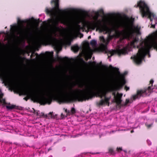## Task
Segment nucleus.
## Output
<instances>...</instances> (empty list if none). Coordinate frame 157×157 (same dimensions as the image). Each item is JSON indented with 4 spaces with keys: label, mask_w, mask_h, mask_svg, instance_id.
I'll return each mask as SVG.
<instances>
[{
    "label": "nucleus",
    "mask_w": 157,
    "mask_h": 157,
    "mask_svg": "<svg viewBox=\"0 0 157 157\" xmlns=\"http://www.w3.org/2000/svg\"><path fill=\"white\" fill-rule=\"evenodd\" d=\"M81 28L80 26L78 24L76 25L74 27V30L75 31H78Z\"/></svg>",
    "instance_id": "obj_13"
},
{
    "label": "nucleus",
    "mask_w": 157,
    "mask_h": 157,
    "mask_svg": "<svg viewBox=\"0 0 157 157\" xmlns=\"http://www.w3.org/2000/svg\"><path fill=\"white\" fill-rule=\"evenodd\" d=\"M3 96V94L2 93L0 94V98H2Z\"/></svg>",
    "instance_id": "obj_22"
},
{
    "label": "nucleus",
    "mask_w": 157,
    "mask_h": 157,
    "mask_svg": "<svg viewBox=\"0 0 157 157\" xmlns=\"http://www.w3.org/2000/svg\"><path fill=\"white\" fill-rule=\"evenodd\" d=\"M151 24H152L151 25V27L152 28H155V25H153V24H152V22H151Z\"/></svg>",
    "instance_id": "obj_23"
},
{
    "label": "nucleus",
    "mask_w": 157,
    "mask_h": 157,
    "mask_svg": "<svg viewBox=\"0 0 157 157\" xmlns=\"http://www.w3.org/2000/svg\"><path fill=\"white\" fill-rule=\"evenodd\" d=\"M61 117L62 118H63L64 117V115H63V114L62 113L61 114Z\"/></svg>",
    "instance_id": "obj_25"
},
{
    "label": "nucleus",
    "mask_w": 157,
    "mask_h": 157,
    "mask_svg": "<svg viewBox=\"0 0 157 157\" xmlns=\"http://www.w3.org/2000/svg\"><path fill=\"white\" fill-rule=\"evenodd\" d=\"M148 56H149V57H150V55H149V54L148 55Z\"/></svg>",
    "instance_id": "obj_30"
},
{
    "label": "nucleus",
    "mask_w": 157,
    "mask_h": 157,
    "mask_svg": "<svg viewBox=\"0 0 157 157\" xmlns=\"http://www.w3.org/2000/svg\"><path fill=\"white\" fill-rule=\"evenodd\" d=\"M3 102H4V103H5V100H4V101Z\"/></svg>",
    "instance_id": "obj_29"
},
{
    "label": "nucleus",
    "mask_w": 157,
    "mask_h": 157,
    "mask_svg": "<svg viewBox=\"0 0 157 157\" xmlns=\"http://www.w3.org/2000/svg\"><path fill=\"white\" fill-rule=\"evenodd\" d=\"M153 89L152 87L150 86L148 87L147 89L138 90L136 94L132 96L130 100L128 99H126L125 102L122 104V106H126L128 104L132 103L133 100L140 98V97L141 96H144L149 95V94H148V93H151L152 92V90Z\"/></svg>",
    "instance_id": "obj_4"
},
{
    "label": "nucleus",
    "mask_w": 157,
    "mask_h": 157,
    "mask_svg": "<svg viewBox=\"0 0 157 157\" xmlns=\"http://www.w3.org/2000/svg\"><path fill=\"white\" fill-rule=\"evenodd\" d=\"M36 114L37 116L40 117L43 116H44V114L43 113H40L39 111L37 112Z\"/></svg>",
    "instance_id": "obj_17"
},
{
    "label": "nucleus",
    "mask_w": 157,
    "mask_h": 157,
    "mask_svg": "<svg viewBox=\"0 0 157 157\" xmlns=\"http://www.w3.org/2000/svg\"><path fill=\"white\" fill-rule=\"evenodd\" d=\"M134 132V131H133V130H132V131H131V133H132V132Z\"/></svg>",
    "instance_id": "obj_27"
},
{
    "label": "nucleus",
    "mask_w": 157,
    "mask_h": 157,
    "mask_svg": "<svg viewBox=\"0 0 157 157\" xmlns=\"http://www.w3.org/2000/svg\"><path fill=\"white\" fill-rule=\"evenodd\" d=\"M147 142L148 145H150L151 144V142L150 140H147Z\"/></svg>",
    "instance_id": "obj_19"
},
{
    "label": "nucleus",
    "mask_w": 157,
    "mask_h": 157,
    "mask_svg": "<svg viewBox=\"0 0 157 157\" xmlns=\"http://www.w3.org/2000/svg\"><path fill=\"white\" fill-rule=\"evenodd\" d=\"M150 121H148L146 124V125L147 126L148 128H150L153 124V122L152 121H151V124H150Z\"/></svg>",
    "instance_id": "obj_15"
},
{
    "label": "nucleus",
    "mask_w": 157,
    "mask_h": 157,
    "mask_svg": "<svg viewBox=\"0 0 157 157\" xmlns=\"http://www.w3.org/2000/svg\"><path fill=\"white\" fill-rule=\"evenodd\" d=\"M139 7L140 12L143 17H148L152 21V18L155 20V23H157V17L153 13H151L150 10L147 5L143 1H140L138 2L136 7Z\"/></svg>",
    "instance_id": "obj_3"
},
{
    "label": "nucleus",
    "mask_w": 157,
    "mask_h": 157,
    "mask_svg": "<svg viewBox=\"0 0 157 157\" xmlns=\"http://www.w3.org/2000/svg\"><path fill=\"white\" fill-rule=\"evenodd\" d=\"M93 51V50L88 46L84 48L82 50L81 53L82 56L87 59L91 58Z\"/></svg>",
    "instance_id": "obj_6"
},
{
    "label": "nucleus",
    "mask_w": 157,
    "mask_h": 157,
    "mask_svg": "<svg viewBox=\"0 0 157 157\" xmlns=\"http://www.w3.org/2000/svg\"><path fill=\"white\" fill-rule=\"evenodd\" d=\"M90 44L93 47L95 48L97 44V41L95 40H92L90 42Z\"/></svg>",
    "instance_id": "obj_12"
},
{
    "label": "nucleus",
    "mask_w": 157,
    "mask_h": 157,
    "mask_svg": "<svg viewBox=\"0 0 157 157\" xmlns=\"http://www.w3.org/2000/svg\"><path fill=\"white\" fill-rule=\"evenodd\" d=\"M10 26V30L12 33H17L18 34L21 33V30L20 27L17 24L11 25Z\"/></svg>",
    "instance_id": "obj_8"
},
{
    "label": "nucleus",
    "mask_w": 157,
    "mask_h": 157,
    "mask_svg": "<svg viewBox=\"0 0 157 157\" xmlns=\"http://www.w3.org/2000/svg\"><path fill=\"white\" fill-rule=\"evenodd\" d=\"M18 22L20 24H22L23 23L25 22H27L29 23L30 22L33 23V24H36L37 22L36 20L34 19L33 18H32V19H29L27 21H21L20 20L18 19Z\"/></svg>",
    "instance_id": "obj_9"
},
{
    "label": "nucleus",
    "mask_w": 157,
    "mask_h": 157,
    "mask_svg": "<svg viewBox=\"0 0 157 157\" xmlns=\"http://www.w3.org/2000/svg\"><path fill=\"white\" fill-rule=\"evenodd\" d=\"M90 37H91L90 36H89L88 37V39H90Z\"/></svg>",
    "instance_id": "obj_28"
},
{
    "label": "nucleus",
    "mask_w": 157,
    "mask_h": 157,
    "mask_svg": "<svg viewBox=\"0 0 157 157\" xmlns=\"http://www.w3.org/2000/svg\"><path fill=\"white\" fill-rule=\"evenodd\" d=\"M117 150L118 152H120L121 151H122V149L121 147L117 148Z\"/></svg>",
    "instance_id": "obj_20"
},
{
    "label": "nucleus",
    "mask_w": 157,
    "mask_h": 157,
    "mask_svg": "<svg viewBox=\"0 0 157 157\" xmlns=\"http://www.w3.org/2000/svg\"><path fill=\"white\" fill-rule=\"evenodd\" d=\"M153 82H154V81L153 80H151L150 82V84H152L153 83Z\"/></svg>",
    "instance_id": "obj_24"
},
{
    "label": "nucleus",
    "mask_w": 157,
    "mask_h": 157,
    "mask_svg": "<svg viewBox=\"0 0 157 157\" xmlns=\"http://www.w3.org/2000/svg\"><path fill=\"white\" fill-rule=\"evenodd\" d=\"M6 107L7 109H12L14 108V106L13 105H6Z\"/></svg>",
    "instance_id": "obj_16"
},
{
    "label": "nucleus",
    "mask_w": 157,
    "mask_h": 157,
    "mask_svg": "<svg viewBox=\"0 0 157 157\" xmlns=\"http://www.w3.org/2000/svg\"><path fill=\"white\" fill-rule=\"evenodd\" d=\"M59 0H52L51 3H54V7L49 10L47 9L46 12L50 15L52 19L49 20V22L52 24L53 27L48 33V35L42 34L39 35L36 40V43L38 45H40L44 40L48 37L52 38L53 37L61 36V41H56L54 44V46L57 50H61L62 49L61 42H67L70 40L71 36L70 33H63V28L61 26H59V22L64 25H68L74 20L73 17L70 15L64 16L60 12L61 10L59 8Z\"/></svg>",
    "instance_id": "obj_1"
},
{
    "label": "nucleus",
    "mask_w": 157,
    "mask_h": 157,
    "mask_svg": "<svg viewBox=\"0 0 157 157\" xmlns=\"http://www.w3.org/2000/svg\"><path fill=\"white\" fill-rule=\"evenodd\" d=\"M117 73L119 75V82L115 83L114 84L115 89L119 90L121 89L123 86L126 83V81L124 78V76L127 74V72H125L124 74H121L117 69Z\"/></svg>",
    "instance_id": "obj_5"
},
{
    "label": "nucleus",
    "mask_w": 157,
    "mask_h": 157,
    "mask_svg": "<svg viewBox=\"0 0 157 157\" xmlns=\"http://www.w3.org/2000/svg\"><path fill=\"white\" fill-rule=\"evenodd\" d=\"M109 152L111 154H114V152L113 150L112 149H110L109 150Z\"/></svg>",
    "instance_id": "obj_18"
},
{
    "label": "nucleus",
    "mask_w": 157,
    "mask_h": 157,
    "mask_svg": "<svg viewBox=\"0 0 157 157\" xmlns=\"http://www.w3.org/2000/svg\"><path fill=\"white\" fill-rule=\"evenodd\" d=\"M110 68H113V67H112V66L111 65H110Z\"/></svg>",
    "instance_id": "obj_26"
},
{
    "label": "nucleus",
    "mask_w": 157,
    "mask_h": 157,
    "mask_svg": "<svg viewBox=\"0 0 157 157\" xmlns=\"http://www.w3.org/2000/svg\"><path fill=\"white\" fill-rule=\"evenodd\" d=\"M65 111L67 113V115H70L75 113V110L74 108H72L70 111L67 110L66 109Z\"/></svg>",
    "instance_id": "obj_10"
},
{
    "label": "nucleus",
    "mask_w": 157,
    "mask_h": 157,
    "mask_svg": "<svg viewBox=\"0 0 157 157\" xmlns=\"http://www.w3.org/2000/svg\"><path fill=\"white\" fill-rule=\"evenodd\" d=\"M50 113V114H52V113L50 112V113Z\"/></svg>",
    "instance_id": "obj_31"
},
{
    "label": "nucleus",
    "mask_w": 157,
    "mask_h": 157,
    "mask_svg": "<svg viewBox=\"0 0 157 157\" xmlns=\"http://www.w3.org/2000/svg\"><path fill=\"white\" fill-rule=\"evenodd\" d=\"M96 92L97 96L102 99L97 104L99 106L102 105L105 103L108 104L109 105V101L110 97H106V93L105 86L101 84H98L95 86H86L84 90L77 89L74 90L71 86H65L62 89L57 90L55 91L48 93L47 97H44L43 100L46 103L50 104L52 101V99L49 97L50 95H56L63 97L62 101H65L66 98L71 95H76L81 99L85 100L90 94L94 92Z\"/></svg>",
    "instance_id": "obj_2"
},
{
    "label": "nucleus",
    "mask_w": 157,
    "mask_h": 157,
    "mask_svg": "<svg viewBox=\"0 0 157 157\" xmlns=\"http://www.w3.org/2000/svg\"><path fill=\"white\" fill-rule=\"evenodd\" d=\"M113 94L114 96V101L118 105H120L121 102V98L122 96V94H120L118 93L113 92Z\"/></svg>",
    "instance_id": "obj_7"
},
{
    "label": "nucleus",
    "mask_w": 157,
    "mask_h": 157,
    "mask_svg": "<svg viewBox=\"0 0 157 157\" xmlns=\"http://www.w3.org/2000/svg\"><path fill=\"white\" fill-rule=\"evenodd\" d=\"M125 89L127 91L129 90V88L126 86L125 87Z\"/></svg>",
    "instance_id": "obj_21"
},
{
    "label": "nucleus",
    "mask_w": 157,
    "mask_h": 157,
    "mask_svg": "<svg viewBox=\"0 0 157 157\" xmlns=\"http://www.w3.org/2000/svg\"><path fill=\"white\" fill-rule=\"evenodd\" d=\"M79 48V47L77 45H74L71 47V50L75 52H77Z\"/></svg>",
    "instance_id": "obj_11"
},
{
    "label": "nucleus",
    "mask_w": 157,
    "mask_h": 157,
    "mask_svg": "<svg viewBox=\"0 0 157 157\" xmlns=\"http://www.w3.org/2000/svg\"><path fill=\"white\" fill-rule=\"evenodd\" d=\"M31 30L33 31H34L35 29H37V26L34 25L33 24H31Z\"/></svg>",
    "instance_id": "obj_14"
}]
</instances>
